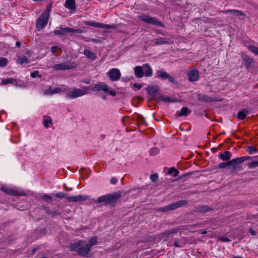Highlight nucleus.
Listing matches in <instances>:
<instances>
[{"label": "nucleus", "mask_w": 258, "mask_h": 258, "mask_svg": "<svg viewBox=\"0 0 258 258\" xmlns=\"http://www.w3.org/2000/svg\"><path fill=\"white\" fill-rule=\"evenodd\" d=\"M84 24L87 25L91 26L94 27H100L105 29H110L112 28L113 27L112 26L107 25V24H100L98 22H92V21H85Z\"/></svg>", "instance_id": "12"}, {"label": "nucleus", "mask_w": 258, "mask_h": 258, "mask_svg": "<svg viewBox=\"0 0 258 258\" xmlns=\"http://www.w3.org/2000/svg\"><path fill=\"white\" fill-rule=\"evenodd\" d=\"M50 12V8H48L46 12L43 13L41 16H40L36 24V27L38 29H42L48 23Z\"/></svg>", "instance_id": "4"}, {"label": "nucleus", "mask_w": 258, "mask_h": 258, "mask_svg": "<svg viewBox=\"0 0 258 258\" xmlns=\"http://www.w3.org/2000/svg\"><path fill=\"white\" fill-rule=\"evenodd\" d=\"M17 62L18 63H20L21 64H24L25 63H28V61L27 58L25 56H22L19 57L17 60Z\"/></svg>", "instance_id": "27"}, {"label": "nucleus", "mask_w": 258, "mask_h": 258, "mask_svg": "<svg viewBox=\"0 0 258 258\" xmlns=\"http://www.w3.org/2000/svg\"><path fill=\"white\" fill-rule=\"evenodd\" d=\"M185 204V201H178L175 203H172L171 205H170L167 207H164L163 208V210L164 211H167L168 210H174L177 208L181 207Z\"/></svg>", "instance_id": "11"}, {"label": "nucleus", "mask_w": 258, "mask_h": 258, "mask_svg": "<svg viewBox=\"0 0 258 258\" xmlns=\"http://www.w3.org/2000/svg\"><path fill=\"white\" fill-rule=\"evenodd\" d=\"M75 30L69 27L58 28L54 33L56 35H64L68 32H74Z\"/></svg>", "instance_id": "15"}, {"label": "nucleus", "mask_w": 258, "mask_h": 258, "mask_svg": "<svg viewBox=\"0 0 258 258\" xmlns=\"http://www.w3.org/2000/svg\"><path fill=\"white\" fill-rule=\"evenodd\" d=\"M90 87L83 86L81 88H71L66 92V97L70 99H76L77 98L84 96L88 93Z\"/></svg>", "instance_id": "2"}, {"label": "nucleus", "mask_w": 258, "mask_h": 258, "mask_svg": "<svg viewBox=\"0 0 258 258\" xmlns=\"http://www.w3.org/2000/svg\"><path fill=\"white\" fill-rule=\"evenodd\" d=\"M39 72L38 71H34V72H32L31 73V76L32 78H36V77L38 76Z\"/></svg>", "instance_id": "42"}, {"label": "nucleus", "mask_w": 258, "mask_h": 258, "mask_svg": "<svg viewBox=\"0 0 258 258\" xmlns=\"http://www.w3.org/2000/svg\"><path fill=\"white\" fill-rule=\"evenodd\" d=\"M168 173L169 174H173L174 177H176L178 175L179 172L175 168L171 167L168 170Z\"/></svg>", "instance_id": "26"}, {"label": "nucleus", "mask_w": 258, "mask_h": 258, "mask_svg": "<svg viewBox=\"0 0 258 258\" xmlns=\"http://www.w3.org/2000/svg\"><path fill=\"white\" fill-rule=\"evenodd\" d=\"M117 179L115 177H112L110 179V182L112 184H114L117 182Z\"/></svg>", "instance_id": "46"}, {"label": "nucleus", "mask_w": 258, "mask_h": 258, "mask_svg": "<svg viewBox=\"0 0 258 258\" xmlns=\"http://www.w3.org/2000/svg\"><path fill=\"white\" fill-rule=\"evenodd\" d=\"M139 18L142 21L148 24H152L155 26H162V23L160 21L157 20L156 18H153L149 16L140 15L139 16Z\"/></svg>", "instance_id": "8"}, {"label": "nucleus", "mask_w": 258, "mask_h": 258, "mask_svg": "<svg viewBox=\"0 0 258 258\" xmlns=\"http://www.w3.org/2000/svg\"><path fill=\"white\" fill-rule=\"evenodd\" d=\"M157 75L158 77H160L162 79H167V77H169V74L166 72H164L161 70H159L157 72Z\"/></svg>", "instance_id": "24"}, {"label": "nucleus", "mask_w": 258, "mask_h": 258, "mask_svg": "<svg viewBox=\"0 0 258 258\" xmlns=\"http://www.w3.org/2000/svg\"><path fill=\"white\" fill-rule=\"evenodd\" d=\"M189 110H188V108L186 107H182L179 112H178V115L179 116H187L188 114V112H190Z\"/></svg>", "instance_id": "20"}, {"label": "nucleus", "mask_w": 258, "mask_h": 258, "mask_svg": "<svg viewBox=\"0 0 258 258\" xmlns=\"http://www.w3.org/2000/svg\"><path fill=\"white\" fill-rule=\"evenodd\" d=\"M1 189L3 191H4V192L8 194L11 195H14L15 194V191L12 189L7 188L6 187H2Z\"/></svg>", "instance_id": "32"}, {"label": "nucleus", "mask_w": 258, "mask_h": 258, "mask_svg": "<svg viewBox=\"0 0 258 258\" xmlns=\"http://www.w3.org/2000/svg\"><path fill=\"white\" fill-rule=\"evenodd\" d=\"M57 49V47H56V46H52L51 48V51L52 52V53H54L56 51Z\"/></svg>", "instance_id": "52"}, {"label": "nucleus", "mask_w": 258, "mask_h": 258, "mask_svg": "<svg viewBox=\"0 0 258 258\" xmlns=\"http://www.w3.org/2000/svg\"><path fill=\"white\" fill-rule=\"evenodd\" d=\"M242 162H243L242 161V159L241 157L237 158L234 159H232L230 161V163L231 164H234V163L239 164Z\"/></svg>", "instance_id": "35"}, {"label": "nucleus", "mask_w": 258, "mask_h": 258, "mask_svg": "<svg viewBox=\"0 0 258 258\" xmlns=\"http://www.w3.org/2000/svg\"><path fill=\"white\" fill-rule=\"evenodd\" d=\"M133 87L137 88L138 90H140L142 88V85L141 84H134Z\"/></svg>", "instance_id": "45"}, {"label": "nucleus", "mask_w": 258, "mask_h": 258, "mask_svg": "<svg viewBox=\"0 0 258 258\" xmlns=\"http://www.w3.org/2000/svg\"><path fill=\"white\" fill-rule=\"evenodd\" d=\"M71 248L83 256L87 255L90 251V247L88 244L83 241L72 244L71 245Z\"/></svg>", "instance_id": "3"}, {"label": "nucleus", "mask_w": 258, "mask_h": 258, "mask_svg": "<svg viewBox=\"0 0 258 258\" xmlns=\"http://www.w3.org/2000/svg\"><path fill=\"white\" fill-rule=\"evenodd\" d=\"M55 196L58 198H63L66 197V195L62 192H56Z\"/></svg>", "instance_id": "39"}, {"label": "nucleus", "mask_w": 258, "mask_h": 258, "mask_svg": "<svg viewBox=\"0 0 258 258\" xmlns=\"http://www.w3.org/2000/svg\"><path fill=\"white\" fill-rule=\"evenodd\" d=\"M107 93H108L109 95H110L112 96H115L116 95V93L114 91H109L108 90V92Z\"/></svg>", "instance_id": "49"}, {"label": "nucleus", "mask_w": 258, "mask_h": 258, "mask_svg": "<svg viewBox=\"0 0 258 258\" xmlns=\"http://www.w3.org/2000/svg\"><path fill=\"white\" fill-rule=\"evenodd\" d=\"M226 13H229L231 15L237 17H242V19H244L245 15L240 11L237 10H229L225 12Z\"/></svg>", "instance_id": "16"}, {"label": "nucleus", "mask_w": 258, "mask_h": 258, "mask_svg": "<svg viewBox=\"0 0 258 258\" xmlns=\"http://www.w3.org/2000/svg\"><path fill=\"white\" fill-rule=\"evenodd\" d=\"M249 169H253L258 167V161H253L247 164Z\"/></svg>", "instance_id": "29"}, {"label": "nucleus", "mask_w": 258, "mask_h": 258, "mask_svg": "<svg viewBox=\"0 0 258 258\" xmlns=\"http://www.w3.org/2000/svg\"><path fill=\"white\" fill-rule=\"evenodd\" d=\"M174 245L176 247H182L184 245V244L183 243H179L178 242H175L174 243Z\"/></svg>", "instance_id": "44"}, {"label": "nucleus", "mask_w": 258, "mask_h": 258, "mask_svg": "<svg viewBox=\"0 0 258 258\" xmlns=\"http://www.w3.org/2000/svg\"><path fill=\"white\" fill-rule=\"evenodd\" d=\"M135 75L137 78H142L144 76L150 77L153 75V70L148 63L144 64L142 66H136L134 68Z\"/></svg>", "instance_id": "1"}, {"label": "nucleus", "mask_w": 258, "mask_h": 258, "mask_svg": "<svg viewBox=\"0 0 258 258\" xmlns=\"http://www.w3.org/2000/svg\"><path fill=\"white\" fill-rule=\"evenodd\" d=\"M155 43L157 44H163L165 43V41H164V38H159L156 39Z\"/></svg>", "instance_id": "38"}, {"label": "nucleus", "mask_w": 258, "mask_h": 258, "mask_svg": "<svg viewBox=\"0 0 258 258\" xmlns=\"http://www.w3.org/2000/svg\"><path fill=\"white\" fill-rule=\"evenodd\" d=\"M220 158L223 160H229L231 158V154L228 151H225L224 153L220 154Z\"/></svg>", "instance_id": "22"}, {"label": "nucleus", "mask_w": 258, "mask_h": 258, "mask_svg": "<svg viewBox=\"0 0 258 258\" xmlns=\"http://www.w3.org/2000/svg\"><path fill=\"white\" fill-rule=\"evenodd\" d=\"M67 91V87L64 86H61L60 87H57L54 89L49 88L48 89L44 90L42 92V94L45 96H51L57 93H64L66 92Z\"/></svg>", "instance_id": "6"}, {"label": "nucleus", "mask_w": 258, "mask_h": 258, "mask_svg": "<svg viewBox=\"0 0 258 258\" xmlns=\"http://www.w3.org/2000/svg\"><path fill=\"white\" fill-rule=\"evenodd\" d=\"M8 63V60L5 57H0V67H6Z\"/></svg>", "instance_id": "28"}, {"label": "nucleus", "mask_w": 258, "mask_h": 258, "mask_svg": "<svg viewBox=\"0 0 258 258\" xmlns=\"http://www.w3.org/2000/svg\"><path fill=\"white\" fill-rule=\"evenodd\" d=\"M42 258H44V257H42Z\"/></svg>", "instance_id": "60"}, {"label": "nucleus", "mask_w": 258, "mask_h": 258, "mask_svg": "<svg viewBox=\"0 0 258 258\" xmlns=\"http://www.w3.org/2000/svg\"><path fill=\"white\" fill-rule=\"evenodd\" d=\"M231 164L230 163V161L226 163H221L218 165L219 168H223L227 167L231 165Z\"/></svg>", "instance_id": "37"}, {"label": "nucleus", "mask_w": 258, "mask_h": 258, "mask_svg": "<svg viewBox=\"0 0 258 258\" xmlns=\"http://www.w3.org/2000/svg\"><path fill=\"white\" fill-rule=\"evenodd\" d=\"M159 152V150L157 148L152 149L150 150V153L152 155H156Z\"/></svg>", "instance_id": "41"}, {"label": "nucleus", "mask_w": 258, "mask_h": 258, "mask_svg": "<svg viewBox=\"0 0 258 258\" xmlns=\"http://www.w3.org/2000/svg\"><path fill=\"white\" fill-rule=\"evenodd\" d=\"M107 75L111 81H116L120 79L121 73L118 69L113 68L107 72Z\"/></svg>", "instance_id": "7"}, {"label": "nucleus", "mask_w": 258, "mask_h": 258, "mask_svg": "<svg viewBox=\"0 0 258 258\" xmlns=\"http://www.w3.org/2000/svg\"><path fill=\"white\" fill-rule=\"evenodd\" d=\"M97 243V240L96 237H92L90 239L89 241L88 245L91 248V246L96 245Z\"/></svg>", "instance_id": "30"}, {"label": "nucleus", "mask_w": 258, "mask_h": 258, "mask_svg": "<svg viewBox=\"0 0 258 258\" xmlns=\"http://www.w3.org/2000/svg\"><path fill=\"white\" fill-rule=\"evenodd\" d=\"M188 79L190 82L197 81L199 78V74L198 71L195 69L191 70L188 73Z\"/></svg>", "instance_id": "13"}, {"label": "nucleus", "mask_w": 258, "mask_h": 258, "mask_svg": "<svg viewBox=\"0 0 258 258\" xmlns=\"http://www.w3.org/2000/svg\"><path fill=\"white\" fill-rule=\"evenodd\" d=\"M43 123L46 128H48L50 127V125L52 124V119L49 117H48L46 118H44L43 120Z\"/></svg>", "instance_id": "23"}, {"label": "nucleus", "mask_w": 258, "mask_h": 258, "mask_svg": "<svg viewBox=\"0 0 258 258\" xmlns=\"http://www.w3.org/2000/svg\"><path fill=\"white\" fill-rule=\"evenodd\" d=\"M249 232L253 235H255V232L252 229H249Z\"/></svg>", "instance_id": "53"}, {"label": "nucleus", "mask_w": 258, "mask_h": 258, "mask_svg": "<svg viewBox=\"0 0 258 258\" xmlns=\"http://www.w3.org/2000/svg\"><path fill=\"white\" fill-rule=\"evenodd\" d=\"M219 240L224 242H229L230 241V239L227 237H221L219 238Z\"/></svg>", "instance_id": "47"}, {"label": "nucleus", "mask_w": 258, "mask_h": 258, "mask_svg": "<svg viewBox=\"0 0 258 258\" xmlns=\"http://www.w3.org/2000/svg\"><path fill=\"white\" fill-rule=\"evenodd\" d=\"M85 83H89V82L86 81Z\"/></svg>", "instance_id": "59"}, {"label": "nucleus", "mask_w": 258, "mask_h": 258, "mask_svg": "<svg viewBox=\"0 0 258 258\" xmlns=\"http://www.w3.org/2000/svg\"><path fill=\"white\" fill-rule=\"evenodd\" d=\"M15 85L17 86H18L19 87H26V85L25 84H18L17 83V82H16L15 83H14V84Z\"/></svg>", "instance_id": "50"}, {"label": "nucleus", "mask_w": 258, "mask_h": 258, "mask_svg": "<svg viewBox=\"0 0 258 258\" xmlns=\"http://www.w3.org/2000/svg\"><path fill=\"white\" fill-rule=\"evenodd\" d=\"M16 82V80H15L14 79H12V78H9V79H5L4 80L2 81V84L3 85H6V84H14V83Z\"/></svg>", "instance_id": "31"}, {"label": "nucleus", "mask_w": 258, "mask_h": 258, "mask_svg": "<svg viewBox=\"0 0 258 258\" xmlns=\"http://www.w3.org/2000/svg\"><path fill=\"white\" fill-rule=\"evenodd\" d=\"M248 48L252 52L258 55V47L253 45H249L248 46Z\"/></svg>", "instance_id": "33"}, {"label": "nucleus", "mask_w": 258, "mask_h": 258, "mask_svg": "<svg viewBox=\"0 0 258 258\" xmlns=\"http://www.w3.org/2000/svg\"><path fill=\"white\" fill-rule=\"evenodd\" d=\"M247 111L246 110H243L238 112L237 114V117L241 120L244 119L247 115Z\"/></svg>", "instance_id": "25"}, {"label": "nucleus", "mask_w": 258, "mask_h": 258, "mask_svg": "<svg viewBox=\"0 0 258 258\" xmlns=\"http://www.w3.org/2000/svg\"><path fill=\"white\" fill-rule=\"evenodd\" d=\"M207 233V231H205V230H202L200 231V233L201 234H205Z\"/></svg>", "instance_id": "57"}, {"label": "nucleus", "mask_w": 258, "mask_h": 258, "mask_svg": "<svg viewBox=\"0 0 258 258\" xmlns=\"http://www.w3.org/2000/svg\"><path fill=\"white\" fill-rule=\"evenodd\" d=\"M89 198V197L86 195H78L69 197L68 200L70 202H80L87 200Z\"/></svg>", "instance_id": "14"}, {"label": "nucleus", "mask_w": 258, "mask_h": 258, "mask_svg": "<svg viewBox=\"0 0 258 258\" xmlns=\"http://www.w3.org/2000/svg\"><path fill=\"white\" fill-rule=\"evenodd\" d=\"M63 187L65 188V189H66V190L67 191H70V190H72V188H67V187H66V184H63Z\"/></svg>", "instance_id": "55"}, {"label": "nucleus", "mask_w": 258, "mask_h": 258, "mask_svg": "<svg viewBox=\"0 0 258 258\" xmlns=\"http://www.w3.org/2000/svg\"><path fill=\"white\" fill-rule=\"evenodd\" d=\"M158 178V175L157 174H152L150 176V179L152 181H155Z\"/></svg>", "instance_id": "43"}, {"label": "nucleus", "mask_w": 258, "mask_h": 258, "mask_svg": "<svg viewBox=\"0 0 258 258\" xmlns=\"http://www.w3.org/2000/svg\"><path fill=\"white\" fill-rule=\"evenodd\" d=\"M41 199L46 202H48L52 200V197L49 195H44L41 197Z\"/></svg>", "instance_id": "36"}, {"label": "nucleus", "mask_w": 258, "mask_h": 258, "mask_svg": "<svg viewBox=\"0 0 258 258\" xmlns=\"http://www.w3.org/2000/svg\"><path fill=\"white\" fill-rule=\"evenodd\" d=\"M92 90L94 91H103L104 93H107L108 91V88L106 83L104 82H99L95 84L92 88Z\"/></svg>", "instance_id": "10"}, {"label": "nucleus", "mask_w": 258, "mask_h": 258, "mask_svg": "<svg viewBox=\"0 0 258 258\" xmlns=\"http://www.w3.org/2000/svg\"><path fill=\"white\" fill-rule=\"evenodd\" d=\"M84 54L90 59L95 60L96 58V55L88 49L84 50Z\"/></svg>", "instance_id": "18"}, {"label": "nucleus", "mask_w": 258, "mask_h": 258, "mask_svg": "<svg viewBox=\"0 0 258 258\" xmlns=\"http://www.w3.org/2000/svg\"><path fill=\"white\" fill-rule=\"evenodd\" d=\"M147 91L149 95L155 96L157 94L158 88L157 86H149L147 88Z\"/></svg>", "instance_id": "19"}, {"label": "nucleus", "mask_w": 258, "mask_h": 258, "mask_svg": "<svg viewBox=\"0 0 258 258\" xmlns=\"http://www.w3.org/2000/svg\"><path fill=\"white\" fill-rule=\"evenodd\" d=\"M234 258H241V257H239V256H235Z\"/></svg>", "instance_id": "58"}, {"label": "nucleus", "mask_w": 258, "mask_h": 258, "mask_svg": "<svg viewBox=\"0 0 258 258\" xmlns=\"http://www.w3.org/2000/svg\"><path fill=\"white\" fill-rule=\"evenodd\" d=\"M167 79L168 80V81H169L170 82H171V83H173V82H174V81H175V79H174V78L173 77H172L170 76L169 75V77H167Z\"/></svg>", "instance_id": "48"}, {"label": "nucleus", "mask_w": 258, "mask_h": 258, "mask_svg": "<svg viewBox=\"0 0 258 258\" xmlns=\"http://www.w3.org/2000/svg\"><path fill=\"white\" fill-rule=\"evenodd\" d=\"M242 159V161L243 162L245 160L250 159L251 157L249 156H243L241 157Z\"/></svg>", "instance_id": "51"}, {"label": "nucleus", "mask_w": 258, "mask_h": 258, "mask_svg": "<svg viewBox=\"0 0 258 258\" xmlns=\"http://www.w3.org/2000/svg\"><path fill=\"white\" fill-rule=\"evenodd\" d=\"M172 233H173V232H172V231H167V232H165L164 234L167 235H169L171 234H172Z\"/></svg>", "instance_id": "54"}, {"label": "nucleus", "mask_w": 258, "mask_h": 258, "mask_svg": "<svg viewBox=\"0 0 258 258\" xmlns=\"http://www.w3.org/2000/svg\"><path fill=\"white\" fill-rule=\"evenodd\" d=\"M198 98L199 100L201 101H204L206 102H208L211 101V99H210V97L205 95L201 94H198Z\"/></svg>", "instance_id": "21"}, {"label": "nucleus", "mask_w": 258, "mask_h": 258, "mask_svg": "<svg viewBox=\"0 0 258 258\" xmlns=\"http://www.w3.org/2000/svg\"><path fill=\"white\" fill-rule=\"evenodd\" d=\"M20 45H21V43L20 42H16V46L19 47L20 46Z\"/></svg>", "instance_id": "56"}, {"label": "nucleus", "mask_w": 258, "mask_h": 258, "mask_svg": "<svg viewBox=\"0 0 258 258\" xmlns=\"http://www.w3.org/2000/svg\"><path fill=\"white\" fill-rule=\"evenodd\" d=\"M77 67V64L75 62L71 61H67L59 64H56L53 66V68L54 70H65L74 69Z\"/></svg>", "instance_id": "5"}, {"label": "nucleus", "mask_w": 258, "mask_h": 258, "mask_svg": "<svg viewBox=\"0 0 258 258\" xmlns=\"http://www.w3.org/2000/svg\"><path fill=\"white\" fill-rule=\"evenodd\" d=\"M64 6L70 10H74L76 8L75 0H66Z\"/></svg>", "instance_id": "17"}, {"label": "nucleus", "mask_w": 258, "mask_h": 258, "mask_svg": "<svg viewBox=\"0 0 258 258\" xmlns=\"http://www.w3.org/2000/svg\"><path fill=\"white\" fill-rule=\"evenodd\" d=\"M245 60V65L247 67H248L251 65V63L252 62V60L251 58H247Z\"/></svg>", "instance_id": "40"}, {"label": "nucleus", "mask_w": 258, "mask_h": 258, "mask_svg": "<svg viewBox=\"0 0 258 258\" xmlns=\"http://www.w3.org/2000/svg\"><path fill=\"white\" fill-rule=\"evenodd\" d=\"M247 150L250 154L255 153L257 152V149L252 146L248 147L247 148Z\"/></svg>", "instance_id": "34"}, {"label": "nucleus", "mask_w": 258, "mask_h": 258, "mask_svg": "<svg viewBox=\"0 0 258 258\" xmlns=\"http://www.w3.org/2000/svg\"><path fill=\"white\" fill-rule=\"evenodd\" d=\"M115 200V198L113 195H106L98 198L97 202L99 203L111 204Z\"/></svg>", "instance_id": "9"}]
</instances>
